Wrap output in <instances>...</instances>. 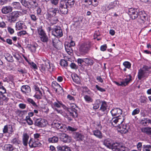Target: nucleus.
<instances>
[{
    "label": "nucleus",
    "instance_id": "1",
    "mask_svg": "<svg viewBox=\"0 0 151 151\" xmlns=\"http://www.w3.org/2000/svg\"><path fill=\"white\" fill-rule=\"evenodd\" d=\"M150 73H151V67L144 65L142 69L139 70L138 78L139 80H141L143 78H147Z\"/></svg>",
    "mask_w": 151,
    "mask_h": 151
},
{
    "label": "nucleus",
    "instance_id": "2",
    "mask_svg": "<svg viewBox=\"0 0 151 151\" xmlns=\"http://www.w3.org/2000/svg\"><path fill=\"white\" fill-rule=\"evenodd\" d=\"M21 12L15 11L9 13L6 16L7 20L10 23H15L20 16Z\"/></svg>",
    "mask_w": 151,
    "mask_h": 151
},
{
    "label": "nucleus",
    "instance_id": "3",
    "mask_svg": "<svg viewBox=\"0 0 151 151\" xmlns=\"http://www.w3.org/2000/svg\"><path fill=\"white\" fill-rule=\"evenodd\" d=\"M104 145L107 148L114 150L115 147H118V146H121L122 142H114L112 140L110 139H105L103 142Z\"/></svg>",
    "mask_w": 151,
    "mask_h": 151
},
{
    "label": "nucleus",
    "instance_id": "4",
    "mask_svg": "<svg viewBox=\"0 0 151 151\" xmlns=\"http://www.w3.org/2000/svg\"><path fill=\"white\" fill-rule=\"evenodd\" d=\"M124 120V117L123 116H119L113 118L110 122V123L114 127L119 126Z\"/></svg>",
    "mask_w": 151,
    "mask_h": 151
},
{
    "label": "nucleus",
    "instance_id": "5",
    "mask_svg": "<svg viewBox=\"0 0 151 151\" xmlns=\"http://www.w3.org/2000/svg\"><path fill=\"white\" fill-rule=\"evenodd\" d=\"M38 33L42 42L47 43L48 41V37L43 29L41 28H39L38 29Z\"/></svg>",
    "mask_w": 151,
    "mask_h": 151
},
{
    "label": "nucleus",
    "instance_id": "6",
    "mask_svg": "<svg viewBox=\"0 0 151 151\" xmlns=\"http://www.w3.org/2000/svg\"><path fill=\"white\" fill-rule=\"evenodd\" d=\"M68 7L66 2L64 0H61L59 3V9L61 13L64 14H67L68 13Z\"/></svg>",
    "mask_w": 151,
    "mask_h": 151
},
{
    "label": "nucleus",
    "instance_id": "7",
    "mask_svg": "<svg viewBox=\"0 0 151 151\" xmlns=\"http://www.w3.org/2000/svg\"><path fill=\"white\" fill-rule=\"evenodd\" d=\"M90 47V45L87 43H84L79 47L78 50L81 55H85L89 51Z\"/></svg>",
    "mask_w": 151,
    "mask_h": 151
},
{
    "label": "nucleus",
    "instance_id": "8",
    "mask_svg": "<svg viewBox=\"0 0 151 151\" xmlns=\"http://www.w3.org/2000/svg\"><path fill=\"white\" fill-rule=\"evenodd\" d=\"M52 35L58 38H60L63 35L62 30L59 26H56L54 28L52 32Z\"/></svg>",
    "mask_w": 151,
    "mask_h": 151
},
{
    "label": "nucleus",
    "instance_id": "9",
    "mask_svg": "<svg viewBox=\"0 0 151 151\" xmlns=\"http://www.w3.org/2000/svg\"><path fill=\"white\" fill-rule=\"evenodd\" d=\"M138 11L139 12L138 9L131 8L129 9L128 14L132 19H134L138 17L139 15Z\"/></svg>",
    "mask_w": 151,
    "mask_h": 151
},
{
    "label": "nucleus",
    "instance_id": "10",
    "mask_svg": "<svg viewBox=\"0 0 151 151\" xmlns=\"http://www.w3.org/2000/svg\"><path fill=\"white\" fill-rule=\"evenodd\" d=\"M47 121L44 119L40 118L35 120V124L39 127H44L47 124Z\"/></svg>",
    "mask_w": 151,
    "mask_h": 151
},
{
    "label": "nucleus",
    "instance_id": "11",
    "mask_svg": "<svg viewBox=\"0 0 151 151\" xmlns=\"http://www.w3.org/2000/svg\"><path fill=\"white\" fill-rule=\"evenodd\" d=\"M51 68L50 64L48 61L45 62L44 63L41 64L40 67V70L42 73L45 72L46 70L50 71Z\"/></svg>",
    "mask_w": 151,
    "mask_h": 151
},
{
    "label": "nucleus",
    "instance_id": "12",
    "mask_svg": "<svg viewBox=\"0 0 151 151\" xmlns=\"http://www.w3.org/2000/svg\"><path fill=\"white\" fill-rule=\"evenodd\" d=\"M28 144L30 148L36 147L40 146L41 145L40 141L35 140L33 138L30 139Z\"/></svg>",
    "mask_w": 151,
    "mask_h": 151
},
{
    "label": "nucleus",
    "instance_id": "13",
    "mask_svg": "<svg viewBox=\"0 0 151 151\" xmlns=\"http://www.w3.org/2000/svg\"><path fill=\"white\" fill-rule=\"evenodd\" d=\"M52 108L55 109V108H60L61 107L65 109L66 106L63 103L62 101L57 99L56 101L52 103L51 105Z\"/></svg>",
    "mask_w": 151,
    "mask_h": 151
},
{
    "label": "nucleus",
    "instance_id": "14",
    "mask_svg": "<svg viewBox=\"0 0 151 151\" xmlns=\"http://www.w3.org/2000/svg\"><path fill=\"white\" fill-rule=\"evenodd\" d=\"M52 42L53 46L58 49H60L62 47V42L58 39L52 38Z\"/></svg>",
    "mask_w": 151,
    "mask_h": 151
},
{
    "label": "nucleus",
    "instance_id": "15",
    "mask_svg": "<svg viewBox=\"0 0 151 151\" xmlns=\"http://www.w3.org/2000/svg\"><path fill=\"white\" fill-rule=\"evenodd\" d=\"M15 27L17 30H21L26 29L27 26L23 21H19L16 23Z\"/></svg>",
    "mask_w": 151,
    "mask_h": 151
},
{
    "label": "nucleus",
    "instance_id": "16",
    "mask_svg": "<svg viewBox=\"0 0 151 151\" xmlns=\"http://www.w3.org/2000/svg\"><path fill=\"white\" fill-rule=\"evenodd\" d=\"M21 90L23 93L28 96L31 92V88L28 85H23L21 87Z\"/></svg>",
    "mask_w": 151,
    "mask_h": 151
},
{
    "label": "nucleus",
    "instance_id": "17",
    "mask_svg": "<svg viewBox=\"0 0 151 151\" xmlns=\"http://www.w3.org/2000/svg\"><path fill=\"white\" fill-rule=\"evenodd\" d=\"M61 140L65 143H69L71 142V138L66 134H62L60 137Z\"/></svg>",
    "mask_w": 151,
    "mask_h": 151
},
{
    "label": "nucleus",
    "instance_id": "18",
    "mask_svg": "<svg viewBox=\"0 0 151 151\" xmlns=\"http://www.w3.org/2000/svg\"><path fill=\"white\" fill-rule=\"evenodd\" d=\"M122 110L119 108H116L112 109L110 111L113 116H116V117L120 116L122 113Z\"/></svg>",
    "mask_w": 151,
    "mask_h": 151
},
{
    "label": "nucleus",
    "instance_id": "19",
    "mask_svg": "<svg viewBox=\"0 0 151 151\" xmlns=\"http://www.w3.org/2000/svg\"><path fill=\"white\" fill-rule=\"evenodd\" d=\"M13 8L10 6H3L1 9V11L3 14H6L12 12Z\"/></svg>",
    "mask_w": 151,
    "mask_h": 151
},
{
    "label": "nucleus",
    "instance_id": "20",
    "mask_svg": "<svg viewBox=\"0 0 151 151\" xmlns=\"http://www.w3.org/2000/svg\"><path fill=\"white\" fill-rule=\"evenodd\" d=\"M139 15L140 16V20H141V22L142 23H144L147 20L148 18L147 14L145 13V11L139 12Z\"/></svg>",
    "mask_w": 151,
    "mask_h": 151
},
{
    "label": "nucleus",
    "instance_id": "21",
    "mask_svg": "<svg viewBox=\"0 0 151 151\" xmlns=\"http://www.w3.org/2000/svg\"><path fill=\"white\" fill-rule=\"evenodd\" d=\"M101 105L100 109V110L104 112V114H107L108 111L107 102L104 101H101Z\"/></svg>",
    "mask_w": 151,
    "mask_h": 151
},
{
    "label": "nucleus",
    "instance_id": "22",
    "mask_svg": "<svg viewBox=\"0 0 151 151\" xmlns=\"http://www.w3.org/2000/svg\"><path fill=\"white\" fill-rule=\"evenodd\" d=\"M120 131L122 133L125 134L127 133L129 129L128 125L127 126L126 124H120L119 126Z\"/></svg>",
    "mask_w": 151,
    "mask_h": 151
},
{
    "label": "nucleus",
    "instance_id": "23",
    "mask_svg": "<svg viewBox=\"0 0 151 151\" xmlns=\"http://www.w3.org/2000/svg\"><path fill=\"white\" fill-rule=\"evenodd\" d=\"M4 133H8L9 134H11L13 131V130L12 125H5L3 129Z\"/></svg>",
    "mask_w": 151,
    "mask_h": 151
},
{
    "label": "nucleus",
    "instance_id": "24",
    "mask_svg": "<svg viewBox=\"0 0 151 151\" xmlns=\"http://www.w3.org/2000/svg\"><path fill=\"white\" fill-rule=\"evenodd\" d=\"M118 6V1H116L110 3L107 6V10L114 9L117 8Z\"/></svg>",
    "mask_w": 151,
    "mask_h": 151
},
{
    "label": "nucleus",
    "instance_id": "25",
    "mask_svg": "<svg viewBox=\"0 0 151 151\" xmlns=\"http://www.w3.org/2000/svg\"><path fill=\"white\" fill-rule=\"evenodd\" d=\"M38 46V45L37 43H33L32 44H27V47L32 52L35 53Z\"/></svg>",
    "mask_w": 151,
    "mask_h": 151
},
{
    "label": "nucleus",
    "instance_id": "26",
    "mask_svg": "<svg viewBox=\"0 0 151 151\" xmlns=\"http://www.w3.org/2000/svg\"><path fill=\"white\" fill-rule=\"evenodd\" d=\"M94 94L92 93V94H86L84 95L83 98L85 101L87 103H91L93 102V100L92 97Z\"/></svg>",
    "mask_w": 151,
    "mask_h": 151
},
{
    "label": "nucleus",
    "instance_id": "27",
    "mask_svg": "<svg viewBox=\"0 0 151 151\" xmlns=\"http://www.w3.org/2000/svg\"><path fill=\"white\" fill-rule=\"evenodd\" d=\"M127 78H124L122 81L124 86H127L129 83L132 81V76L131 74H129L126 76Z\"/></svg>",
    "mask_w": 151,
    "mask_h": 151
},
{
    "label": "nucleus",
    "instance_id": "28",
    "mask_svg": "<svg viewBox=\"0 0 151 151\" xmlns=\"http://www.w3.org/2000/svg\"><path fill=\"white\" fill-rule=\"evenodd\" d=\"M93 135L96 137L101 139L103 138V134L99 130L96 129L92 131Z\"/></svg>",
    "mask_w": 151,
    "mask_h": 151
},
{
    "label": "nucleus",
    "instance_id": "29",
    "mask_svg": "<svg viewBox=\"0 0 151 151\" xmlns=\"http://www.w3.org/2000/svg\"><path fill=\"white\" fill-rule=\"evenodd\" d=\"M20 1L24 6L29 9L32 8V6H30L31 5L30 3L26 0H20Z\"/></svg>",
    "mask_w": 151,
    "mask_h": 151
},
{
    "label": "nucleus",
    "instance_id": "30",
    "mask_svg": "<svg viewBox=\"0 0 151 151\" xmlns=\"http://www.w3.org/2000/svg\"><path fill=\"white\" fill-rule=\"evenodd\" d=\"M29 138V136L27 133L24 134L22 137V141L23 145L25 146H27V145Z\"/></svg>",
    "mask_w": 151,
    "mask_h": 151
},
{
    "label": "nucleus",
    "instance_id": "31",
    "mask_svg": "<svg viewBox=\"0 0 151 151\" xmlns=\"http://www.w3.org/2000/svg\"><path fill=\"white\" fill-rule=\"evenodd\" d=\"M67 44L65 43V49L68 53L69 54H70L72 53L73 52L72 48L73 47L70 45L69 43L67 42Z\"/></svg>",
    "mask_w": 151,
    "mask_h": 151
},
{
    "label": "nucleus",
    "instance_id": "32",
    "mask_svg": "<svg viewBox=\"0 0 151 151\" xmlns=\"http://www.w3.org/2000/svg\"><path fill=\"white\" fill-rule=\"evenodd\" d=\"M4 56L6 60L9 62H13L14 59L13 57L10 54L6 53H4Z\"/></svg>",
    "mask_w": 151,
    "mask_h": 151
},
{
    "label": "nucleus",
    "instance_id": "33",
    "mask_svg": "<svg viewBox=\"0 0 151 151\" xmlns=\"http://www.w3.org/2000/svg\"><path fill=\"white\" fill-rule=\"evenodd\" d=\"M3 150L6 151H12L14 150L13 146L11 144H6L3 147Z\"/></svg>",
    "mask_w": 151,
    "mask_h": 151
},
{
    "label": "nucleus",
    "instance_id": "34",
    "mask_svg": "<svg viewBox=\"0 0 151 151\" xmlns=\"http://www.w3.org/2000/svg\"><path fill=\"white\" fill-rule=\"evenodd\" d=\"M12 7L16 9L19 10L22 8L21 4L19 2H14L12 4Z\"/></svg>",
    "mask_w": 151,
    "mask_h": 151
},
{
    "label": "nucleus",
    "instance_id": "35",
    "mask_svg": "<svg viewBox=\"0 0 151 151\" xmlns=\"http://www.w3.org/2000/svg\"><path fill=\"white\" fill-rule=\"evenodd\" d=\"M141 131L143 132L151 135V127H147L143 128L141 129Z\"/></svg>",
    "mask_w": 151,
    "mask_h": 151
},
{
    "label": "nucleus",
    "instance_id": "36",
    "mask_svg": "<svg viewBox=\"0 0 151 151\" xmlns=\"http://www.w3.org/2000/svg\"><path fill=\"white\" fill-rule=\"evenodd\" d=\"M151 119L148 118H144L141 120V123L144 126H148L150 124Z\"/></svg>",
    "mask_w": 151,
    "mask_h": 151
},
{
    "label": "nucleus",
    "instance_id": "37",
    "mask_svg": "<svg viewBox=\"0 0 151 151\" xmlns=\"http://www.w3.org/2000/svg\"><path fill=\"white\" fill-rule=\"evenodd\" d=\"M28 103L33 106L36 109L38 107V106L34 101L32 99L28 98L27 99Z\"/></svg>",
    "mask_w": 151,
    "mask_h": 151
},
{
    "label": "nucleus",
    "instance_id": "38",
    "mask_svg": "<svg viewBox=\"0 0 151 151\" xmlns=\"http://www.w3.org/2000/svg\"><path fill=\"white\" fill-rule=\"evenodd\" d=\"M84 62L88 65L90 66L93 65L94 63L93 60L89 58H84Z\"/></svg>",
    "mask_w": 151,
    "mask_h": 151
},
{
    "label": "nucleus",
    "instance_id": "39",
    "mask_svg": "<svg viewBox=\"0 0 151 151\" xmlns=\"http://www.w3.org/2000/svg\"><path fill=\"white\" fill-rule=\"evenodd\" d=\"M72 79L73 81L76 83L78 84L80 83V79L77 74H75L73 76H72Z\"/></svg>",
    "mask_w": 151,
    "mask_h": 151
},
{
    "label": "nucleus",
    "instance_id": "40",
    "mask_svg": "<svg viewBox=\"0 0 151 151\" xmlns=\"http://www.w3.org/2000/svg\"><path fill=\"white\" fill-rule=\"evenodd\" d=\"M101 101L100 99L96 100L94 104H93V108L94 109H97L99 107L100 105L101 104Z\"/></svg>",
    "mask_w": 151,
    "mask_h": 151
},
{
    "label": "nucleus",
    "instance_id": "41",
    "mask_svg": "<svg viewBox=\"0 0 151 151\" xmlns=\"http://www.w3.org/2000/svg\"><path fill=\"white\" fill-rule=\"evenodd\" d=\"M58 141V138L56 136H53L52 137L49 138L48 139V141L50 143H56Z\"/></svg>",
    "mask_w": 151,
    "mask_h": 151
},
{
    "label": "nucleus",
    "instance_id": "42",
    "mask_svg": "<svg viewBox=\"0 0 151 151\" xmlns=\"http://www.w3.org/2000/svg\"><path fill=\"white\" fill-rule=\"evenodd\" d=\"M42 94L41 91L38 92H36L34 96V97L37 99H42Z\"/></svg>",
    "mask_w": 151,
    "mask_h": 151
},
{
    "label": "nucleus",
    "instance_id": "43",
    "mask_svg": "<svg viewBox=\"0 0 151 151\" xmlns=\"http://www.w3.org/2000/svg\"><path fill=\"white\" fill-rule=\"evenodd\" d=\"M74 137L78 140H82L84 138V136L79 132H76L74 134Z\"/></svg>",
    "mask_w": 151,
    "mask_h": 151
},
{
    "label": "nucleus",
    "instance_id": "44",
    "mask_svg": "<svg viewBox=\"0 0 151 151\" xmlns=\"http://www.w3.org/2000/svg\"><path fill=\"white\" fill-rule=\"evenodd\" d=\"M83 88L82 92H85L88 94H92V92L86 86H83L82 87Z\"/></svg>",
    "mask_w": 151,
    "mask_h": 151
},
{
    "label": "nucleus",
    "instance_id": "45",
    "mask_svg": "<svg viewBox=\"0 0 151 151\" xmlns=\"http://www.w3.org/2000/svg\"><path fill=\"white\" fill-rule=\"evenodd\" d=\"M65 1L68 5V8L72 7L74 4V0H66Z\"/></svg>",
    "mask_w": 151,
    "mask_h": 151
},
{
    "label": "nucleus",
    "instance_id": "46",
    "mask_svg": "<svg viewBox=\"0 0 151 151\" xmlns=\"http://www.w3.org/2000/svg\"><path fill=\"white\" fill-rule=\"evenodd\" d=\"M139 100L141 103L146 104L148 99L146 96H142L140 97Z\"/></svg>",
    "mask_w": 151,
    "mask_h": 151
},
{
    "label": "nucleus",
    "instance_id": "47",
    "mask_svg": "<svg viewBox=\"0 0 151 151\" xmlns=\"http://www.w3.org/2000/svg\"><path fill=\"white\" fill-rule=\"evenodd\" d=\"M69 116L72 117V118H74L77 116L78 115L75 109L69 112L68 114Z\"/></svg>",
    "mask_w": 151,
    "mask_h": 151
},
{
    "label": "nucleus",
    "instance_id": "48",
    "mask_svg": "<svg viewBox=\"0 0 151 151\" xmlns=\"http://www.w3.org/2000/svg\"><path fill=\"white\" fill-rule=\"evenodd\" d=\"M50 25H52L55 24L58 21V19L56 17H53L50 20L48 21Z\"/></svg>",
    "mask_w": 151,
    "mask_h": 151
},
{
    "label": "nucleus",
    "instance_id": "49",
    "mask_svg": "<svg viewBox=\"0 0 151 151\" xmlns=\"http://www.w3.org/2000/svg\"><path fill=\"white\" fill-rule=\"evenodd\" d=\"M34 138V139L37 141L40 142V139H41V135L40 134L36 133L33 134Z\"/></svg>",
    "mask_w": 151,
    "mask_h": 151
},
{
    "label": "nucleus",
    "instance_id": "50",
    "mask_svg": "<svg viewBox=\"0 0 151 151\" xmlns=\"http://www.w3.org/2000/svg\"><path fill=\"white\" fill-rule=\"evenodd\" d=\"M60 131L65 132L68 130L67 127L64 124H61L59 129Z\"/></svg>",
    "mask_w": 151,
    "mask_h": 151
},
{
    "label": "nucleus",
    "instance_id": "51",
    "mask_svg": "<svg viewBox=\"0 0 151 151\" xmlns=\"http://www.w3.org/2000/svg\"><path fill=\"white\" fill-rule=\"evenodd\" d=\"M20 141L18 138H15L13 139L11 143L15 145H17L20 143Z\"/></svg>",
    "mask_w": 151,
    "mask_h": 151
},
{
    "label": "nucleus",
    "instance_id": "52",
    "mask_svg": "<svg viewBox=\"0 0 151 151\" xmlns=\"http://www.w3.org/2000/svg\"><path fill=\"white\" fill-rule=\"evenodd\" d=\"M61 124L58 122H53L52 123V125L53 127L59 129Z\"/></svg>",
    "mask_w": 151,
    "mask_h": 151
},
{
    "label": "nucleus",
    "instance_id": "53",
    "mask_svg": "<svg viewBox=\"0 0 151 151\" xmlns=\"http://www.w3.org/2000/svg\"><path fill=\"white\" fill-rule=\"evenodd\" d=\"M143 151H150L151 149V146L148 145H144L142 147Z\"/></svg>",
    "mask_w": 151,
    "mask_h": 151
},
{
    "label": "nucleus",
    "instance_id": "54",
    "mask_svg": "<svg viewBox=\"0 0 151 151\" xmlns=\"http://www.w3.org/2000/svg\"><path fill=\"white\" fill-rule=\"evenodd\" d=\"M60 65L64 67H67L68 65L67 62L64 59H61L60 62Z\"/></svg>",
    "mask_w": 151,
    "mask_h": 151
},
{
    "label": "nucleus",
    "instance_id": "55",
    "mask_svg": "<svg viewBox=\"0 0 151 151\" xmlns=\"http://www.w3.org/2000/svg\"><path fill=\"white\" fill-rule=\"evenodd\" d=\"M55 17L53 16L52 14L51 13H47L45 14L46 19L48 21L50 20L52 18H53V17Z\"/></svg>",
    "mask_w": 151,
    "mask_h": 151
},
{
    "label": "nucleus",
    "instance_id": "56",
    "mask_svg": "<svg viewBox=\"0 0 151 151\" xmlns=\"http://www.w3.org/2000/svg\"><path fill=\"white\" fill-rule=\"evenodd\" d=\"M25 120L29 125H32L33 124V121L29 116H26Z\"/></svg>",
    "mask_w": 151,
    "mask_h": 151
},
{
    "label": "nucleus",
    "instance_id": "57",
    "mask_svg": "<svg viewBox=\"0 0 151 151\" xmlns=\"http://www.w3.org/2000/svg\"><path fill=\"white\" fill-rule=\"evenodd\" d=\"M123 65L126 68L129 69L131 67V63L128 61H125L123 63Z\"/></svg>",
    "mask_w": 151,
    "mask_h": 151
},
{
    "label": "nucleus",
    "instance_id": "58",
    "mask_svg": "<svg viewBox=\"0 0 151 151\" xmlns=\"http://www.w3.org/2000/svg\"><path fill=\"white\" fill-rule=\"evenodd\" d=\"M31 19L34 22H36L38 19V18L34 14H29Z\"/></svg>",
    "mask_w": 151,
    "mask_h": 151
},
{
    "label": "nucleus",
    "instance_id": "59",
    "mask_svg": "<svg viewBox=\"0 0 151 151\" xmlns=\"http://www.w3.org/2000/svg\"><path fill=\"white\" fill-rule=\"evenodd\" d=\"M59 10L58 8H55L53 9L52 12H50L52 14L53 16L55 17V16L56 14L59 13Z\"/></svg>",
    "mask_w": 151,
    "mask_h": 151
},
{
    "label": "nucleus",
    "instance_id": "60",
    "mask_svg": "<svg viewBox=\"0 0 151 151\" xmlns=\"http://www.w3.org/2000/svg\"><path fill=\"white\" fill-rule=\"evenodd\" d=\"M140 112V110L139 108H137L134 109L132 112V116H134L138 114Z\"/></svg>",
    "mask_w": 151,
    "mask_h": 151
},
{
    "label": "nucleus",
    "instance_id": "61",
    "mask_svg": "<svg viewBox=\"0 0 151 151\" xmlns=\"http://www.w3.org/2000/svg\"><path fill=\"white\" fill-rule=\"evenodd\" d=\"M122 146L119 147L120 151H128V149L125 147L124 144L122 143Z\"/></svg>",
    "mask_w": 151,
    "mask_h": 151
},
{
    "label": "nucleus",
    "instance_id": "62",
    "mask_svg": "<svg viewBox=\"0 0 151 151\" xmlns=\"http://www.w3.org/2000/svg\"><path fill=\"white\" fill-rule=\"evenodd\" d=\"M6 92V89L2 85L0 86V92L1 93H4Z\"/></svg>",
    "mask_w": 151,
    "mask_h": 151
},
{
    "label": "nucleus",
    "instance_id": "63",
    "mask_svg": "<svg viewBox=\"0 0 151 151\" xmlns=\"http://www.w3.org/2000/svg\"><path fill=\"white\" fill-rule=\"evenodd\" d=\"M95 87L99 91L101 92H103L106 91V90L105 89L101 87H99L98 85H96L95 86Z\"/></svg>",
    "mask_w": 151,
    "mask_h": 151
},
{
    "label": "nucleus",
    "instance_id": "64",
    "mask_svg": "<svg viewBox=\"0 0 151 151\" xmlns=\"http://www.w3.org/2000/svg\"><path fill=\"white\" fill-rule=\"evenodd\" d=\"M63 151H72L71 148L67 146H64Z\"/></svg>",
    "mask_w": 151,
    "mask_h": 151
}]
</instances>
